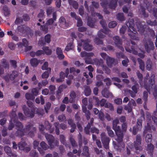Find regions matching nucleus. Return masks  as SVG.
I'll return each instance as SVG.
<instances>
[{"label":"nucleus","mask_w":157,"mask_h":157,"mask_svg":"<svg viewBox=\"0 0 157 157\" xmlns=\"http://www.w3.org/2000/svg\"><path fill=\"white\" fill-rule=\"evenodd\" d=\"M10 116L11 120L10 122V124L8 126L9 130H11L13 128L14 125L13 122L15 123L17 130L15 135L19 136H21L25 134L30 137H32L34 136V134L36 131L35 128L32 125L29 124L27 126L26 128L23 129V126L21 123L20 122H16L14 121V118L16 117V114L15 111H12L11 113Z\"/></svg>","instance_id":"obj_1"},{"label":"nucleus","mask_w":157,"mask_h":157,"mask_svg":"<svg viewBox=\"0 0 157 157\" xmlns=\"http://www.w3.org/2000/svg\"><path fill=\"white\" fill-rule=\"evenodd\" d=\"M119 120L117 119H116L113 121V128L116 132L117 136V140L118 142H121L120 144L121 145V147L117 146L116 144V142H113V144L114 148L117 150H121V148H123L124 147V143L122 142L123 136V133L121 132L119 126L117 125L119 123Z\"/></svg>","instance_id":"obj_2"},{"label":"nucleus","mask_w":157,"mask_h":157,"mask_svg":"<svg viewBox=\"0 0 157 157\" xmlns=\"http://www.w3.org/2000/svg\"><path fill=\"white\" fill-rule=\"evenodd\" d=\"M138 78L139 79V82L142 87L144 86L145 89L149 92H150V90H151L153 91V95L156 98L157 97V86L154 84L155 83V81L154 79V75H152V78L149 80V85L148 88L145 83L143 84L142 80L143 78L142 75L140 73V71H137L136 72Z\"/></svg>","instance_id":"obj_3"},{"label":"nucleus","mask_w":157,"mask_h":157,"mask_svg":"<svg viewBox=\"0 0 157 157\" xmlns=\"http://www.w3.org/2000/svg\"><path fill=\"white\" fill-rule=\"evenodd\" d=\"M27 103L28 106L31 107V111L25 105H24L22 108L25 116L32 118L34 117V113H37L39 115L42 114V110L41 109L39 110L34 106H32V102L30 101H28Z\"/></svg>","instance_id":"obj_4"},{"label":"nucleus","mask_w":157,"mask_h":157,"mask_svg":"<svg viewBox=\"0 0 157 157\" xmlns=\"http://www.w3.org/2000/svg\"><path fill=\"white\" fill-rule=\"evenodd\" d=\"M126 25L128 28V35L131 38L135 40H139V38L137 34L136 30L134 28V24L133 19H131L126 23Z\"/></svg>","instance_id":"obj_5"},{"label":"nucleus","mask_w":157,"mask_h":157,"mask_svg":"<svg viewBox=\"0 0 157 157\" xmlns=\"http://www.w3.org/2000/svg\"><path fill=\"white\" fill-rule=\"evenodd\" d=\"M90 41L88 39L85 41H83L82 40H81L80 41H78V46L81 47L83 44L84 49L87 51H91L93 48L92 46L89 44L88 43Z\"/></svg>","instance_id":"obj_6"},{"label":"nucleus","mask_w":157,"mask_h":157,"mask_svg":"<svg viewBox=\"0 0 157 157\" xmlns=\"http://www.w3.org/2000/svg\"><path fill=\"white\" fill-rule=\"evenodd\" d=\"M141 136L140 135H137L136 136V140L134 142V147L137 151H140L143 149L141 145ZM137 152L138 151H137Z\"/></svg>","instance_id":"obj_7"},{"label":"nucleus","mask_w":157,"mask_h":157,"mask_svg":"<svg viewBox=\"0 0 157 157\" xmlns=\"http://www.w3.org/2000/svg\"><path fill=\"white\" fill-rule=\"evenodd\" d=\"M94 61L95 64L102 67L103 70L105 73L108 74L110 73V70L106 66L103 65V61L101 59L99 60L96 59L94 60Z\"/></svg>","instance_id":"obj_8"},{"label":"nucleus","mask_w":157,"mask_h":157,"mask_svg":"<svg viewBox=\"0 0 157 157\" xmlns=\"http://www.w3.org/2000/svg\"><path fill=\"white\" fill-rule=\"evenodd\" d=\"M100 24L102 25L103 29L104 30H100L98 33V36L101 38H103L105 37V35L103 33L106 34L107 33L108 30L106 28V25L104 21H100Z\"/></svg>","instance_id":"obj_9"},{"label":"nucleus","mask_w":157,"mask_h":157,"mask_svg":"<svg viewBox=\"0 0 157 157\" xmlns=\"http://www.w3.org/2000/svg\"><path fill=\"white\" fill-rule=\"evenodd\" d=\"M144 48L146 51L149 52L151 50H152L154 48L153 42L150 40H147L144 44Z\"/></svg>","instance_id":"obj_10"},{"label":"nucleus","mask_w":157,"mask_h":157,"mask_svg":"<svg viewBox=\"0 0 157 157\" xmlns=\"http://www.w3.org/2000/svg\"><path fill=\"white\" fill-rule=\"evenodd\" d=\"M101 141L104 144V147L106 149H108V144L109 141V138L105 136V132L102 133L101 134Z\"/></svg>","instance_id":"obj_11"},{"label":"nucleus","mask_w":157,"mask_h":157,"mask_svg":"<svg viewBox=\"0 0 157 157\" xmlns=\"http://www.w3.org/2000/svg\"><path fill=\"white\" fill-rule=\"evenodd\" d=\"M85 131L86 134H89L90 132L92 133H99V130L97 128L94 127L91 128L90 124L88 123L86 127L85 128Z\"/></svg>","instance_id":"obj_12"},{"label":"nucleus","mask_w":157,"mask_h":157,"mask_svg":"<svg viewBox=\"0 0 157 157\" xmlns=\"http://www.w3.org/2000/svg\"><path fill=\"white\" fill-rule=\"evenodd\" d=\"M45 137L48 140L49 144L50 146L51 147H52V145L53 146L54 144L57 143V141L56 140V142L54 140V138L51 135L48 134L46 133L45 135Z\"/></svg>","instance_id":"obj_13"},{"label":"nucleus","mask_w":157,"mask_h":157,"mask_svg":"<svg viewBox=\"0 0 157 157\" xmlns=\"http://www.w3.org/2000/svg\"><path fill=\"white\" fill-rule=\"evenodd\" d=\"M18 73L16 71H13L10 75H6L4 77L5 80L8 81L10 79L11 80H13L18 75Z\"/></svg>","instance_id":"obj_14"},{"label":"nucleus","mask_w":157,"mask_h":157,"mask_svg":"<svg viewBox=\"0 0 157 157\" xmlns=\"http://www.w3.org/2000/svg\"><path fill=\"white\" fill-rule=\"evenodd\" d=\"M140 119H139L138 120L137 122V128H136V127H134L133 129V134L135 135L137 133L138 130L140 129L142 127V119H144V117H141Z\"/></svg>","instance_id":"obj_15"},{"label":"nucleus","mask_w":157,"mask_h":157,"mask_svg":"<svg viewBox=\"0 0 157 157\" xmlns=\"http://www.w3.org/2000/svg\"><path fill=\"white\" fill-rule=\"evenodd\" d=\"M113 40L116 46L118 47L121 51L124 50V48L121 46L122 42L118 36H115L113 37Z\"/></svg>","instance_id":"obj_16"},{"label":"nucleus","mask_w":157,"mask_h":157,"mask_svg":"<svg viewBox=\"0 0 157 157\" xmlns=\"http://www.w3.org/2000/svg\"><path fill=\"white\" fill-rule=\"evenodd\" d=\"M26 144L24 142H20L18 144L19 148L21 150H23L25 152H28L30 150V148L29 147H25Z\"/></svg>","instance_id":"obj_17"},{"label":"nucleus","mask_w":157,"mask_h":157,"mask_svg":"<svg viewBox=\"0 0 157 157\" xmlns=\"http://www.w3.org/2000/svg\"><path fill=\"white\" fill-rule=\"evenodd\" d=\"M40 146L43 149L40 148L38 147L37 149L40 152L41 154H43L44 153V150H45L48 149V145L44 142H42L40 143Z\"/></svg>","instance_id":"obj_18"},{"label":"nucleus","mask_w":157,"mask_h":157,"mask_svg":"<svg viewBox=\"0 0 157 157\" xmlns=\"http://www.w3.org/2000/svg\"><path fill=\"white\" fill-rule=\"evenodd\" d=\"M155 127L153 125H151L149 123H147V125L145 127V129L144 131V135L147 132H151L152 131H155Z\"/></svg>","instance_id":"obj_19"},{"label":"nucleus","mask_w":157,"mask_h":157,"mask_svg":"<svg viewBox=\"0 0 157 157\" xmlns=\"http://www.w3.org/2000/svg\"><path fill=\"white\" fill-rule=\"evenodd\" d=\"M143 23L140 22H137V26L138 29V31L141 33H143L145 29H146V26L143 25Z\"/></svg>","instance_id":"obj_20"},{"label":"nucleus","mask_w":157,"mask_h":157,"mask_svg":"<svg viewBox=\"0 0 157 157\" xmlns=\"http://www.w3.org/2000/svg\"><path fill=\"white\" fill-rule=\"evenodd\" d=\"M117 57L119 58H122L125 59V60L122 61V64L123 65L127 66V63L129 62V60L127 58L126 59V56L121 53H117Z\"/></svg>","instance_id":"obj_21"},{"label":"nucleus","mask_w":157,"mask_h":157,"mask_svg":"<svg viewBox=\"0 0 157 157\" xmlns=\"http://www.w3.org/2000/svg\"><path fill=\"white\" fill-rule=\"evenodd\" d=\"M138 89V88L136 86L134 85L132 87V89L133 91L134 92L129 90H128L127 92L129 93L132 97H134L136 96V94L137 92Z\"/></svg>","instance_id":"obj_22"},{"label":"nucleus","mask_w":157,"mask_h":157,"mask_svg":"<svg viewBox=\"0 0 157 157\" xmlns=\"http://www.w3.org/2000/svg\"><path fill=\"white\" fill-rule=\"evenodd\" d=\"M101 93L103 96L105 98L111 97L113 96L112 94L107 89H104L102 91Z\"/></svg>","instance_id":"obj_23"},{"label":"nucleus","mask_w":157,"mask_h":157,"mask_svg":"<svg viewBox=\"0 0 157 157\" xmlns=\"http://www.w3.org/2000/svg\"><path fill=\"white\" fill-rule=\"evenodd\" d=\"M44 41H39V43L40 45L44 44L45 42L49 43L51 41V36L49 34H47L44 37Z\"/></svg>","instance_id":"obj_24"},{"label":"nucleus","mask_w":157,"mask_h":157,"mask_svg":"<svg viewBox=\"0 0 157 157\" xmlns=\"http://www.w3.org/2000/svg\"><path fill=\"white\" fill-rule=\"evenodd\" d=\"M56 52L58 55V57L59 59H62L64 58V56L63 54V50L61 49V48H57L56 49Z\"/></svg>","instance_id":"obj_25"},{"label":"nucleus","mask_w":157,"mask_h":157,"mask_svg":"<svg viewBox=\"0 0 157 157\" xmlns=\"http://www.w3.org/2000/svg\"><path fill=\"white\" fill-rule=\"evenodd\" d=\"M95 100H96L98 105H100L101 106H105V104L106 103V101L105 99H103L99 101L98 99L97 98H95Z\"/></svg>","instance_id":"obj_26"},{"label":"nucleus","mask_w":157,"mask_h":157,"mask_svg":"<svg viewBox=\"0 0 157 157\" xmlns=\"http://www.w3.org/2000/svg\"><path fill=\"white\" fill-rule=\"evenodd\" d=\"M23 42L24 43V46L25 47V51H29L31 49L32 47L31 46H28V42L25 39H23Z\"/></svg>","instance_id":"obj_27"},{"label":"nucleus","mask_w":157,"mask_h":157,"mask_svg":"<svg viewBox=\"0 0 157 157\" xmlns=\"http://www.w3.org/2000/svg\"><path fill=\"white\" fill-rule=\"evenodd\" d=\"M117 0H112L108 4L109 7L112 9H115L117 6Z\"/></svg>","instance_id":"obj_28"},{"label":"nucleus","mask_w":157,"mask_h":157,"mask_svg":"<svg viewBox=\"0 0 157 157\" xmlns=\"http://www.w3.org/2000/svg\"><path fill=\"white\" fill-rule=\"evenodd\" d=\"M39 63V61L36 58H33L30 60L31 65L33 67H36Z\"/></svg>","instance_id":"obj_29"},{"label":"nucleus","mask_w":157,"mask_h":157,"mask_svg":"<svg viewBox=\"0 0 157 157\" xmlns=\"http://www.w3.org/2000/svg\"><path fill=\"white\" fill-rule=\"evenodd\" d=\"M60 25L62 27L65 28L67 26L66 20L63 17H61L59 19Z\"/></svg>","instance_id":"obj_30"},{"label":"nucleus","mask_w":157,"mask_h":157,"mask_svg":"<svg viewBox=\"0 0 157 157\" xmlns=\"http://www.w3.org/2000/svg\"><path fill=\"white\" fill-rule=\"evenodd\" d=\"M29 29V28L25 26L21 25L18 27V30L21 33L25 32Z\"/></svg>","instance_id":"obj_31"},{"label":"nucleus","mask_w":157,"mask_h":157,"mask_svg":"<svg viewBox=\"0 0 157 157\" xmlns=\"http://www.w3.org/2000/svg\"><path fill=\"white\" fill-rule=\"evenodd\" d=\"M4 150L6 153L8 155L11 156V155H12L11 157H16V155L15 154H12L11 153V149L10 147L8 146H6L5 147Z\"/></svg>","instance_id":"obj_32"},{"label":"nucleus","mask_w":157,"mask_h":157,"mask_svg":"<svg viewBox=\"0 0 157 157\" xmlns=\"http://www.w3.org/2000/svg\"><path fill=\"white\" fill-rule=\"evenodd\" d=\"M66 75L64 73L61 72L60 73V78H56V82H60L63 81L64 80V78L65 77Z\"/></svg>","instance_id":"obj_33"},{"label":"nucleus","mask_w":157,"mask_h":157,"mask_svg":"<svg viewBox=\"0 0 157 157\" xmlns=\"http://www.w3.org/2000/svg\"><path fill=\"white\" fill-rule=\"evenodd\" d=\"M82 109L83 112L86 114V116L87 119L88 120L90 118V113L89 111L87 110L86 105H83L82 106Z\"/></svg>","instance_id":"obj_34"},{"label":"nucleus","mask_w":157,"mask_h":157,"mask_svg":"<svg viewBox=\"0 0 157 157\" xmlns=\"http://www.w3.org/2000/svg\"><path fill=\"white\" fill-rule=\"evenodd\" d=\"M53 19L52 18L48 20L46 24L48 25H51L53 22L54 21H55L56 19V13H53L52 14Z\"/></svg>","instance_id":"obj_35"},{"label":"nucleus","mask_w":157,"mask_h":157,"mask_svg":"<svg viewBox=\"0 0 157 157\" xmlns=\"http://www.w3.org/2000/svg\"><path fill=\"white\" fill-rule=\"evenodd\" d=\"M106 63L108 66L109 67L112 66L114 61V59L113 58L109 57L106 58Z\"/></svg>","instance_id":"obj_36"},{"label":"nucleus","mask_w":157,"mask_h":157,"mask_svg":"<svg viewBox=\"0 0 157 157\" xmlns=\"http://www.w3.org/2000/svg\"><path fill=\"white\" fill-rule=\"evenodd\" d=\"M87 54L88 53L86 52H82L81 53V55L82 57H85V62L88 64L91 63L90 61H88L87 60Z\"/></svg>","instance_id":"obj_37"},{"label":"nucleus","mask_w":157,"mask_h":157,"mask_svg":"<svg viewBox=\"0 0 157 157\" xmlns=\"http://www.w3.org/2000/svg\"><path fill=\"white\" fill-rule=\"evenodd\" d=\"M3 10L5 16H8L10 15V12L7 6H4L3 7Z\"/></svg>","instance_id":"obj_38"},{"label":"nucleus","mask_w":157,"mask_h":157,"mask_svg":"<svg viewBox=\"0 0 157 157\" xmlns=\"http://www.w3.org/2000/svg\"><path fill=\"white\" fill-rule=\"evenodd\" d=\"M106 129L108 132L109 135L110 137H113L114 135L113 131L111 130L110 127L107 126L106 127Z\"/></svg>","instance_id":"obj_39"},{"label":"nucleus","mask_w":157,"mask_h":157,"mask_svg":"<svg viewBox=\"0 0 157 157\" xmlns=\"http://www.w3.org/2000/svg\"><path fill=\"white\" fill-rule=\"evenodd\" d=\"M152 135L151 134H147L145 136V140L147 143H150L151 142L152 140Z\"/></svg>","instance_id":"obj_40"},{"label":"nucleus","mask_w":157,"mask_h":157,"mask_svg":"<svg viewBox=\"0 0 157 157\" xmlns=\"http://www.w3.org/2000/svg\"><path fill=\"white\" fill-rule=\"evenodd\" d=\"M84 93L86 96H89L91 93V90L90 88L88 86H86L84 90Z\"/></svg>","instance_id":"obj_41"},{"label":"nucleus","mask_w":157,"mask_h":157,"mask_svg":"<svg viewBox=\"0 0 157 157\" xmlns=\"http://www.w3.org/2000/svg\"><path fill=\"white\" fill-rule=\"evenodd\" d=\"M138 61L139 64L140 69L143 71L144 69V62L141 59H138Z\"/></svg>","instance_id":"obj_42"},{"label":"nucleus","mask_w":157,"mask_h":157,"mask_svg":"<svg viewBox=\"0 0 157 157\" xmlns=\"http://www.w3.org/2000/svg\"><path fill=\"white\" fill-rule=\"evenodd\" d=\"M90 11H91V14L93 16H94V17H98V18L100 19H102L103 17L100 14L98 13H94L92 9L90 10Z\"/></svg>","instance_id":"obj_43"},{"label":"nucleus","mask_w":157,"mask_h":157,"mask_svg":"<svg viewBox=\"0 0 157 157\" xmlns=\"http://www.w3.org/2000/svg\"><path fill=\"white\" fill-rule=\"evenodd\" d=\"M68 2L69 4L73 6V7L75 9H77L78 7V4L75 1H72L71 0H68Z\"/></svg>","instance_id":"obj_44"},{"label":"nucleus","mask_w":157,"mask_h":157,"mask_svg":"<svg viewBox=\"0 0 157 157\" xmlns=\"http://www.w3.org/2000/svg\"><path fill=\"white\" fill-rule=\"evenodd\" d=\"M48 63L47 62H45L42 67V69L43 70H45L48 69V71L50 72L51 71V68H48Z\"/></svg>","instance_id":"obj_45"},{"label":"nucleus","mask_w":157,"mask_h":157,"mask_svg":"<svg viewBox=\"0 0 157 157\" xmlns=\"http://www.w3.org/2000/svg\"><path fill=\"white\" fill-rule=\"evenodd\" d=\"M152 63L150 60L148 59L146 62V67L148 70H150L152 67Z\"/></svg>","instance_id":"obj_46"},{"label":"nucleus","mask_w":157,"mask_h":157,"mask_svg":"<svg viewBox=\"0 0 157 157\" xmlns=\"http://www.w3.org/2000/svg\"><path fill=\"white\" fill-rule=\"evenodd\" d=\"M117 19L121 21H122L125 20L123 16V13H119L117 15Z\"/></svg>","instance_id":"obj_47"},{"label":"nucleus","mask_w":157,"mask_h":157,"mask_svg":"<svg viewBox=\"0 0 157 157\" xmlns=\"http://www.w3.org/2000/svg\"><path fill=\"white\" fill-rule=\"evenodd\" d=\"M25 97L26 99L27 100H33L34 99V97L32 94H30L29 93H26L25 95Z\"/></svg>","instance_id":"obj_48"},{"label":"nucleus","mask_w":157,"mask_h":157,"mask_svg":"<svg viewBox=\"0 0 157 157\" xmlns=\"http://www.w3.org/2000/svg\"><path fill=\"white\" fill-rule=\"evenodd\" d=\"M42 48L47 55H50L51 54V50L49 49L48 47H44Z\"/></svg>","instance_id":"obj_49"},{"label":"nucleus","mask_w":157,"mask_h":157,"mask_svg":"<svg viewBox=\"0 0 157 157\" xmlns=\"http://www.w3.org/2000/svg\"><path fill=\"white\" fill-rule=\"evenodd\" d=\"M105 107L109 109L111 111H113L114 110L112 105L109 103H106L105 104Z\"/></svg>","instance_id":"obj_50"},{"label":"nucleus","mask_w":157,"mask_h":157,"mask_svg":"<svg viewBox=\"0 0 157 157\" xmlns=\"http://www.w3.org/2000/svg\"><path fill=\"white\" fill-rule=\"evenodd\" d=\"M74 48V45L72 43H70L68 44L65 48V50L68 51L70 50L73 49Z\"/></svg>","instance_id":"obj_51"},{"label":"nucleus","mask_w":157,"mask_h":157,"mask_svg":"<svg viewBox=\"0 0 157 157\" xmlns=\"http://www.w3.org/2000/svg\"><path fill=\"white\" fill-rule=\"evenodd\" d=\"M1 62L2 64H3V65L4 68H8L9 67V63L7 62L6 60L4 59H2Z\"/></svg>","instance_id":"obj_52"},{"label":"nucleus","mask_w":157,"mask_h":157,"mask_svg":"<svg viewBox=\"0 0 157 157\" xmlns=\"http://www.w3.org/2000/svg\"><path fill=\"white\" fill-rule=\"evenodd\" d=\"M54 126L56 128V134L57 135H59V128L60 127L58 123L56 122L54 123Z\"/></svg>","instance_id":"obj_53"},{"label":"nucleus","mask_w":157,"mask_h":157,"mask_svg":"<svg viewBox=\"0 0 157 157\" xmlns=\"http://www.w3.org/2000/svg\"><path fill=\"white\" fill-rule=\"evenodd\" d=\"M117 23L115 21H111L109 23V26L110 28H113L117 25Z\"/></svg>","instance_id":"obj_54"},{"label":"nucleus","mask_w":157,"mask_h":157,"mask_svg":"<svg viewBox=\"0 0 157 157\" xmlns=\"http://www.w3.org/2000/svg\"><path fill=\"white\" fill-rule=\"evenodd\" d=\"M139 11L140 13L143 15L145 17H148V15L145 13L144 9L143 7L141 6V8L139 9Z\"/></svg>","instance_id":"obj_55"},{"label":"nucleus","mask_w":157,"mask_h":157,"mask_svg":"<svg viewBox=\"0 0 157 157\" xmlns=\"http://www.w3.org/2000/svg\"><path fill=\"white\" fill-rule=\"evenodd\" d=\"M70 96L71 98L70 99V101L71 102H72L73 101V99L76 97L75 93L73 91H71L70 94Z\"/></svg>","instance_id":"obj_56"},{"label":"nucleus","mask_w":157,"mask_h":157,"mask_svg":"<svg viewBox=\"0 0 157 157\" xmlns=\"http://www.w3.org/2000/svg\"><path fill=\"white\" fill-rule=\"evenodd\" d=\"M132 50H131L129 49L128 48H126L125 47V49L126 51L127 52H132V53L136 55L137 54V51L136 50H135L133 48H131Z\"/></svg>","instance_id":"obj_57"},{"label":"nucleus","mask_w":157,"mask_h":157,"mask_svg":"<svg viewBox=\"0 0 157 157\" xmlns=\"http://www.w3.org/2000/svg\"><path fill=\"white\" fill-rule=\"evenodd\" d=\"M54 9L53 8L51 7H49L48 8L47 10V15L49 16L52 13H55V12H54Z\"/></svg>","instance_id":"obj_58"},{"label":"nucleus","mask_w":157,"mask_h":157,"mask_svg":"<svg viewBox=\"0 0 157 157\" xmlns=\"http://www.w3.org/2000/svg\"><path fill=\"white\" fill-rule=\"evenodd\" d=\"M44 12L43 11H41L40 13L38 15V17L39 18H40L39 19V21L40 22L42 21V19L44 17Z\"/></svg>","instance_id":"obj_59"},{"label":"nucleus","mask_w":157,"mask_h":157,"mask_svg":"<svg viewBox=\"0 0 157 157\" xmlns=\"http://www.w3.org/2000/svg\"><path fill=\"white\" fill-rule=\"evenodd\" d=\"M32 93L33 95L36 96L38 94L39 90L37 88H33L32 90Z\"/></svg>","instance_id":"obj_60"},{"label":"nucleus","mask_w":157,"mask_h":157,"mask_svg":"<svg viewBox=\"0 0 157 157\" xmlns=\"http://www.w3.org/2000/svg\"><path fill=\"white\" fill-rule=\"evenodd\" d=\"M49 89L50 90V93L53 94L54 93V91L56 89L55 86L50 85L49 87Z\"/></svg>","instance_id":"obj_61"},{"label":"nucleus","mask_w":157,"mask_h":157,"mask_svg":"<svg viewBox=\"0 0 157 157\" xmlns=\"http://www.w3.org/2000/svg\"><path fill=\"white\" fill-rule=\"evenodd\" d=\"M87 24L89 26L91 27H93L94 25L93 20H90V18H89L87 22Z\"/></svg>","instance_id":"obj_62"},{"label":"nucleus","mask_w":157,"mask_h":157,"mask_svg":"<svg viewBox=\"0 0 157 157\" xmlns=\"http://www.w3.org/2000/svg\"><path fill=\"white\" fill-rule=\"evenodd\" d=\"M84 152L82 154L84 155L88 156V149L87 147L85 146L83 149Z\"/></svg>","instance_id":"obj_63"},{"label":"nucleus","mask_w":157,"mask_h":157,"mask_svg":"<svg viewBox=\"0 0 157 157\" xmlns=\"http://www.w3.org/2000/svg\"><path fill=\"white\" fill-rule=\"evenodd\" d=\"M98 116L99 118L101 120L103 121L104 120V113L100 111L99 113Z\"/></svg>","instance_id":"obj_64"}]
</instances>
